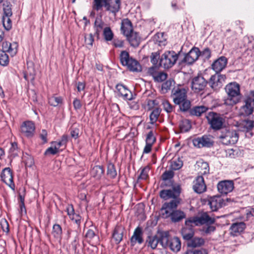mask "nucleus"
Here are the masks:
<instances>
[{
  "label": "nucleus",
  "instance_id": "nucleus-55",
  "mask_svg": "<svg viewBox=\"0 0 254 254\" xmlns=\"http://www.w3.org/2000/svg\"><path fill=\"white\" fill-rule=\"evenodd\" d=\"M163 106L164 110L168 113L174 111L175 107L173 106L168 100H165L163 102Z\"/></svg>",
  "mask_w": 254,
  "mask_h": 254
},
{
  "label": "nucleus",
  "instance_id": "nucleus-51",
  "mask_svg": "<svg viewBox=\"0 0 254 254\" xmlns=\"http://www.w3.org/2000/svg\"><path fill=\"white\" fill-rule=\"evenodd\" d=\"M23 161L25 163L26 166L31 167L34 165V159L32 156L27 154L23 155Z\"/></svg>",
  "mask_w": 254,
  "mask_h": 254
},
{
  "label": "nucleus",
  "instance_id": "nucleus-2",
  "mask_svg": "<svg viewBox=\"0 0 254 254\" xmlns=\"http://www.w3.org/2000/svg\"><path fill=\"white\" fill-rule=\"evenodd\" d=\"M216 219L210 217L206 212H203L200 215L190 217L186 220V224L189 225L193 223L195 226L205 225L202 228V231L206 234H210L216 230L214 225Z\"/></svg>",
  "mask_w": 254,
  "mask_h": 254
},
{
  "label": "nucleus",
  "instance_id": "nucleus-13",
  "mask_svg": "<svg viewBox=\"0 0 254 254\" xmlns=\"http://www.w3.org/2000/svg\"><path fill=\"white\" fill-rule=\"evenodd\" d=\"M0 178L3 183L8 185L10 188L14 189V184L13 182L12 171L10 168L6 167L2 170Z\"/></svg>",
  "mask_w": 254,
  "mask_h": 254
},
{
  "label": "nucleus",
  "instance_id": "nucleus-46",
  "mask_svg": "<svg viewBox=\"0 0 254 254\" xmlns=\"http://www.w3.org/2000/svg\"><path fill=\"white\" fill-rule=\"evenodd\" d=\"M107 175L110 178L112 179H114L117 176V172L116 170L115 166L113 164L111 163H110L108 164Z\"/></svg>",
  "mask_w": 254,
  "mask_h": 254
},
{
  "label": "nucleus",
  "instance_id": "nucleus-42",
  "mask_svg": "<svg viewBox=\"0 0 254 254\" xmlns=\"http://www.w3.org/2000/svg\"><path fill=\"white\" fill-rule=\"evenodd\" d=\"M175 82L174 80L169 79L166 80L162 84L161 92L162 93L165 94L168 92L171 89V87L174 84Z\"/></svg>",
  "mask_w": 254,
  "mask_h": 254
},
{
  "label": "nucleus",
  "instance_id": "nucleus-39",
  "mask_svg": "<svg viewBox=\"0 0 254 254\" xmlns=\"http://www.w3.org/2000/svg\"><path fill=\"white\" fill-rule=\"evenodd\" d=\"M204 244V240L202 238L195 237L192 238L191 240L189 242L188 245L190 247L196 248L201 247Z\"/></svg>",
  "mask_w": 254,
  "mask_h": 254
},
{
  "label": "nucleus",
  "instance_id": "nucleus-9",
  "mask_svg": "<svg viewBox=\"0 0 254 254\" xmlns=\"http://www.w3.org/2000/svg\"><path fill=\"white\" fill-rule=\"evenodd\" d=\"M200 56V51L198 48L193 47L190 52L185 54L183 60H181V64H185L190 65L194 63Z\"/></svg>",
  "mask_w": 254,
  "mask_h": 254
},
{
  "label": "nucleus",
  "instance_id": "nucleus-35",
  "mask_svg": "<svg viewBox=\"0 0 254 254\" xmlns=\"http://www.w3.org/2000/svg\"><path fill=\"white\" fill-rule=\"evenodd\" d=\"M128 68L132 71H139L141 70V67L139 63L135 60L132 58L130 59L128 64H127Z\"/></svg>",
  "mask_w": 254,
  "mask_h": 254
},
{
  "label": "nucleus",
  "instance_id": "nucleus-8",
  "mask_svg": "<svg viewBox=\"0 0 254 254\" xmlns=\"http://www.w3.org/2000/svg\"><path fill=\"white\" fill-rule=\"evenodd\" d=\"M194 146L198 148L203 147H210L213 145V137L210 135H204L200 137H197L192 140Z\"/></svg>",
  "mask_w": 254,
  "mask_h": 254
},
{
  "label": "nucleus",
  "instance_id": "nucleus-33",
  "mask_svg": "<svg viewBox=\"0 0 254 254\" xmlns=\"http://www.w3.org/2000/svg\"><path fill=\"white\" fill-rule=\"evenodd\" d=\"M105 23L100 19H96L94 22V28L95 31V35L98 37L101 31L104 29Z\"/></svg>",
  "mask_w": 254,
  "mask_h": 254
},
{
  "label": "nucleus",
  "instance_id": "nucleus-23",
  "mask_svg": "<svg viewBox=\"0 0 254 254\" xmlns=\"http://www.w3.org/2000/svg\"><path fill=\"white\" fill-rule=\"evenodd\" d=\"M142 235V229L139 227H137L135 229L133 234L130 238L131 245L133 246L136 243L141 244L143 242Z\"/></svg>",
  "mask_w": 254,
  "mask_h": 254
},
{
  "label": "nucleus",
  "instance_id": "nucleus-50",
  "mask_svg": "<svg viewBox=\"0 0 254 254\" xmlns=\"http://www.w3.org/2000/svg\"><path fill=\"white\" fill-rule=\"evenodd\" d=\"M147 241L148 242V246L153 249L157 247L159 242V239L155 236H149Z\"/></svg>",
  "mask_w": 254,
  "mask_h": 254
},
{
  "label": "nucleus",
  "instance_id": "nucleus-44",
  "mask_svg": "<svg viewBox=\"0 0 254 254\" xmlns=\"http://www.w3.org/2000/svg\"><path fill=\"white\" fill-rule=\"evenodd\" d=\"M97 230L95 226H91L85 234L86 238L89 241L96 236Z\"/></svg>",
  "mask_w": 254,
  "mask_h": 254
},
{
  "label": "nucleus",
  "instance_id": "nucleus-56",
  "mask_svg": "<svg viewBox=\"0 0 254 254\" xmlns=\"http://www.w3.org/2000/svg\"><path fill=\"white\" fill-rule=\"evenodd\" d=\"M146 143L153 144L156 141V137L154 136V132L152 130L150 131L147 134Z\"/></svg>",
  "mask_w": 254,
  "mask_h": 254
},
{
  "label": "nucleus",
  "instance_id": "nucleus-15",
  "mask_svg": "<svg viewBox=\"0 0 254 254\" xmlns=\"http://www.w3.org/2000/svg\"><path fill=\"white\" fill-rule=\"evenodd\" d=\"M234 183L232 181L225 180L220 182L217 185L218 191L222 194H227L234 189Z\"/></svg>",
  "mask_w": 254,
  "mask_h": 254
},
{
  "label": "nucleus",
  "instance_id": "nucleus-43",
  "mask_svg": "<svg viewBox=\"0 0 254 254\" xmlns=\"http://www.w3.org/2000/svg\"><path fill=\"white\" fill-rule=\"evenodd\" d=\"M12 5L10 2L4 1L3 4V14L2 16H11L12 15Z\"/></svg>",
  "mask_w": 254,
  "mask_h": 254
},
{
  "label": "nucleus",
  "instance_id": "nucleus-34",
  "mask_svg": "<svg viewBox=\"0 0 254 254\" xmlns=\"http://www.w3.org/2000/svg\"><path fill=\"white\" fill-rule=\"evenodd\" d=\"M161 112V109L159 107H155L151 111L150 116V123L154 124L157 121Z\"/></svg>",
  "mask_w": 254,
  "mask_h": 254
},
{
  "label": "nucleus",
  "instance_id": "nucleus-28",
  "mask_svg": "<svg viewBox=\"0 0 254 254\" xmlns=\"http://www.w3.org/2000/svg\"><path fill=\"white\" fill-rule=\"evenodd\" d=\"M104 170L101 166H95L91 170V175L96 180H100L103 176Z\"/></svg>",
  "mask_w": 254,
  "mask_h": 254
},
{
  "label": "nucleus",
  "instance_id": "nucleus-52",
  "mask_svg": "<svg viewBox=\"0 0 254 254\" xmlns=\"http://www.w3.org/2000/svg\"><path fill=\"white\" fill-rule=\"evenodd\" d=\"M11 16H2V23L4 28L8 31L12 27V22L10 19Z\"/></svg>",
  "mask_w": 254,
  "mask_h": 254
},
{
  "label": "nucleus",
  "instance_id": "nucleus-60",
  "mask_svg": "<svg viewBox=\"0 0 254 254\" xmlns=\"http://www.w3.org/2000/svg\"><path fill=\"white\" fill-rule=\"evenodd\" d=\"M53 147H49L46 150L45 152V155H47L48 154H52L55 155L57 154L59 151V149L58 148L56 145L53 144Z\"/></svg>",
  "mask_w": 254,
  "mask_h": 254
},
{
  "label": "nucleus",
  "instance_id": "nucleus-61",
  "mask_svg": "<svg viewBox=\"0 0 254 254\" xmlns=\"http://www.w3.org/2000/svg\"><path fill=\"white\" fill-rule=\"evenodd\" d=\"M174 176L173 171L171 170L169 171H165L162 175V178L163 180H168L173 178Z\"/></svg>",
  "mask_w": 254,
  "mask_h": 254
},
{
  "label": "nucleus",
  "instance_id": "nucleus-20",
  "mask_svg": "<svg viewBox=\"0 0 254 254\" xmlns=\"http://www.w3.org/2000/svg\"><path fill=\"white\" fill-rule=\"evenodd\" d=\"M2 48L3 52H7L11 57H13L17 52L18 44L16 42H4L2 43Z\"/></svg>",
  "mask_w": 254,
  "mask_h": 254
},
{
  "label": "nucleus",
  "instance_id": "nucleus-11",
  "mask_svg": "<svg viewBox=\"0 0 254 254\" xmlns=\"http://www.w3.org/2000/svg\"><path fill=\"white\" fill-rule=\"evenodd\" d=\"M225 79V75L216 73L211 76L208 83L212 89L217 90L222 87Z\"/></svg>",
  "mask_w": 254,
  "mask_h": 254
},
{
  "label": "nucleus",
  "instance_id": "nucleus-3",
  "mask_svg": "<svg viewBox=\"0 0 254 254\" xmlns=\"http://www.w3.org/2000/svg\"><path fill=\"white\" fill-rule=\"evenodd\" d=\"M171 97L174 103L179 105L181 111L186 112L190 108L191 103L187 99V91L185 88L174 87L172 90Z\"/></svg>",
  "mask_w": 254,
  "mask_h": 254
},
{
  "label": "nucleus",
  "instance_id": "nucleus-25",
  "mask_svg": "<svg viewBox=\"0 0 254 254\" xmlns=\"http://www.w3.org/2000/svg\"><path fill=\"white\" fill-rule=\"evenodd\" d=\"M125 37L131 46L137 47L139 46L140 42V37L137 32L133 31Z\"/></svg>",
  "mask_w": 254,
  "mask_h": 254
},
{
  "label": "nucleus",
  "instance_id": "nucleus-27",
  "mask_svg": "<svg viewBox=\"0 0 254 254\" xmlns=\"http://www.w3.org/2000/svg\"><path fill=\"white\" fill-rule=\"evenodd\" d=\"M246 228V224L244 222H238L232 224L230 227L231 233L233 236H237L242 232Z\"/></svg>",
  "mask_w": 254,
  "mask_h": 254
},
{
  "label": "nucleus",
  "instance_id": "nucleus-59",
  "mask_svg": "<svg viewBox=\"0 0 254 254\" xmlns=\"http://www.w3.org/2000/svg\"><path fill=\"white\" fill-rule=\"evenodd\" d=\"M150 169L148 167H144L140 173L139 176L138 177V179L141 180H146L148 177V172Z\"/></svg>",
  "mask_w": 254,
  "mask_h": 254
},
{
  "label": "nucleus",
  "instance_id": "nucleus-5",
  "mask_svg": "<svg viewBox=\"0 0 254 254\" xmlns=\"http://www.w3.org/2000/svg\"><path fill=\"white\" fill-rule=\"evenodd\" d=\"M219 138L224 145L234 144L238 140L239 135L236 130L226 128L221 130Z\"/></svg>",
  "mask_w": 254,
  "mask_h": 254
},
{
  "label": "nucleus",
  "instance_id": "nucleus-45",
  "mask_svg": "<svg viewBox=\"0 0 254 254\" xmlns=\"http://www.w3.org/2000/svg\"><path fill=\"white\" fill-rule=\"evenodd\" d=\"M159 241L161 243L163 247H168L170 242L169 238V233L168 232L162 233L161 236V238Z\"/></svg>",
  "mask_w": 254,
  "mask_h": 254
},
{
  "label": "nucleus",
  "instance_id": "nucleus-17",
  "mask_svg": "<svg viewBox=\"0 0 254 254\" xmlns=\"http://www.w3.org/2000/svg\"><path fill=\"white\" fill-rule=\"evenodd\" d=\"M208 204L212 211H217L226 205L225 200L220 196H213L208 200Z\"/></svg>",
  "mask_w": 254,
  "mask_h": 254
},
{
  "label": "nucleus",
  "instance_id": "nucleus-38",
  "mask_svg": "<svg viewBox=\"0 0 254 254\" xmlns=\"http://www.w3.org/2000/svg\"><path fill=\"white\" fill-rule=\"evenodd\" d=\"M190 121L187 119L181 121L179 124V127L181 132H186L190 130L191 128Z\"/></svg>",
  "mask_w": 254,
  "mask_h": 254
},
{
  "label": "nucleus",
  "instance_id": "nucleus-24",
  "mask_svg": "<svg viewBox=\"0 0 254 254\" xmlns=\"http://www.w3.org/2000/svg\"><path fill=\"white\" fill-rule=\"evenodd\" d=\"M192 224H187L185 221L186 226L183 227L181 230V234L183 239L185 240H190L193 237L194 230Z\"/></svg>",
  "mask_w": 254,
  "mask_h": 254
},
{
  "label": "nucleus",
  "instance_id": "nucleus-62",
  "mask_svg": "<svg viewBox=\"0 0 254 254\" xmlns=\"http://www.w3.org/2000/svg\"><path fill=\"white\" fill-rule=\"evenodd\" d=\"M204 60L208 59L211 56V51L208 48L204 49L202 52L200 51V56Z\"/></svg>",
  "mask_w": 254,
  "mask_h": 254
},
{
  "label": "nucleus",
  "instance_id": "nucleus-48",
  "mask_svg": "<svg viewBox=\"0 0 254 254\" xmlns=\"http://www.w3.org/2000/svg\"><path fill=\"white\" fill-rule=\"evenodd\" d=\"M167 76L168 75L166 73L163 71H158L153 77V79L155 82H161L165 80Z\"/></svg>",
  "mask_w": 254,
  "mask_h": 254
},
{
  "label": "nucleus",
  "instance_id": "nucleus-57",
  "mask_svg": "<svg viewBox=\"0 0 254 254\" xmlns=\"http://www.w3.org/2000/svg\"><path fill=\"white\" fill-rule=\"evenodd\" d=\"M159 59V55L156 53H153L151 56V62L154 66L156 67L161 66L159 64L158 60Z\"/></svg>",
  "mask_w": 254,
  "mask_h": 254
},
{
  "label": "nucleus",
  "instance_id": "nucleus-22",
  "mask_svg": "<svg viewBox=\"0 0 254 254\" xmlns=\"http://www.w3.org/2000/svg\"><path fill=\"white\" fill-rule=\"evenodd\" d=\"M133 31L134 30L131 21L128 18L122 19L121 25V31L122 34L126 36Z\"/></svg>",
  "mask_w": 254,
  "mask_h": 254
},
{
  "label": "nucleus",
  "instance_id": "nucleus-6",
  "mask_svg": "<svg viewBox=\"0 0 254 254\" xmlns=\"http://www.w3.org/2000/svg\"><path fill=\"white\" fill-rule=\"evenodd\" d=\"M206 118L210 127L214 130H218L222 128L225 122L223 115L210 112L206 116Z\"/></svg>",
  "mask_w": 254,
  "mask_h": 254
},
{
  "label": "nucleus",
  "instance_id": "nucleus-54",
  "mask_svg": "<svg viewBox=\"0 0 254 254\" xmlns=\"http://www.w3.org/2000/svg\"><path fill=\"white\" fill-rule=\"evenodd\" d=\"M9 63V58L8 55L4 52L0 54V64L2 66H6Z\"/></svg>",
  "mask_w": 254,
  "mask_h": 254
},
{
  "label": "nucleus",
  "instance_id": "nucleus-4",
  "mask_svg": "<svg viewBox=\"0 0 254 254\" xmlns=\"http://www.w3.org/2000/svg\"><path fill=\"white\" fill-rule=\"evenodd\" d=\"M225 90L227 94V98L225 100V104L229 106H233L239 103L241 98L240 85L236 82L228 84L225 87Z\"/></svg>",
  "mask_w": 254,
  "mask_h": 254
},
{
  "label": "nucleus",
  "instance_id": "nucleus-49",
  "mask_svg": "<svg viewBox=\"0 0 254 254\" xmlns=\"http://www.w3.org/2000/svg\"><path fill=\"white\" fill-rule=\"evenodd\" d=\"M62 100L61 97L53 96L49 98V103L51 106L56 107L62 103Z\"/></svg>",
  "mask_w": 254,
  "mask_h": 254
},
{
  "label": "nucleus",
  "instance_id": "nucleus-31",
  "mask_svg": "<svg viewBox=\"0 0 254 254\" xmlns=\"http://www.w3.org/2000/svg\"><path fill=\"white\" fill-rule=\"evenodd\" d=\"M240 127L242 128L243 131L249 132L254 127V121L247 120H243L240 123Z\"/></svg>",
  "mask_w": 254,
  "mask_h": 254
},
{
  "label": "nucleus",
  "instance_id": "nucleus-18",
  "mask_svg": "<svg viewBox=\"0 0 254 254\" xmlns=\"http://www.w3.org/2000/svg\"><path fill=\"white\" fill-rule=\"evenodd\" d=\"M193 190L197 193H201L206 190V186L202 176H198L193 181Z\"/></svg>",
  "mask_w": 254,
  "mask_h": 254
},
{
  "label": "nucleus",
  "instance_id": "nucleus-32",
  "mask_svg": "<svg viewBox=\"0 0 254 254\" xmlns=\"http://www.w3.org/2000/svg\"><path fill=\"white\" fill-rule=\"evenodd\" d=\"M62 228L59 224H55L53 225L52 235L57 240H61L62 236Z\"/></svg>",
  "mask_w": 254,
  "mask_h": 254
},
{
  "label": "nucleus",
  "instance_id": "nucleus-58",
  "mask_svg": "<svg viewBox=\"0 0 254 254\" xmlns=\"http://www.w3.org/2000/svg\"><path fill=\"white\" fill-rule=\"evenodd\" d=\"M200 173L201 175H206L209 174V167L208 164L206 162H203L201 163L200 166Z\"/></svg>",
  "mask_w": 254,
  "mask_h": 254
},
{
  "label": "nucleus",
  "instance_id": "nucleus-14",
  "mask_svg": "<svg viewBox=\"0 0 254 254\" xmlns=\"http://www.w3.org/2000/svg\"><path fill=\"white\" fill-rule=\"evenodd\" d=\"M35 130V125L31 121H25L21 126V132L27 137L33 136Z\"/></svg>",
  "mask_w": 254,
  "mask_h": 254
},
{
  "label": "nucleus",
  "instance_id": "nucleus-10",
  "mask_svg": "<svg viewBox=\"0 0 254 254\" xmlns=\"http://www.w3.org/2000/svg\"><path fill=\"white\" fill-rule=\"evenodd\" d=\"M208 84L207 81L201 75L194 77L191 81L192 89L196 93L204 90Z\"/></svg>",
  "mask_w": 254,
  "mask_h": 254
},
{
  "label": "nucleus",
  "instance_id": "nucleus-37",
  "mask_svg": "<svg viewBox=\"0 0 254 254\" xmlns=\"http://www.w3.org/2000/svg\"><path fill=\"white\" fill-rule=\"evenodd\" d=\"M208 110V108L204 106H195L190 111L192 115L200 116L202 113H205Z\"/></svg>",
  "mask_w": 254,
  "mask_h": 254
},
{
  "label": "nucleus",
  "instance_id": "nucleus-30",
  "mask_svg": "<svg viewBox=\"0 0 254 254\" xmlns=\"http://www.w3.org/2000/svg\"><path fill=\"white\" fill-rule=\"evenodd\" d=\"M108 2L109 0H93V9L99 11L102 9L103 7H105L107 10Z\"/></svg>",
  "mask_w": 254,
  "mask_h": 254
},
{
  "label": "nucleus",
  "instance_id": "nucleus-29",
  "mask_svg": "<svg viewBox=\"0 0 254 254\" xmlns=\"http://www.w3.org/2000/svg\"><path fill=\"white\" fill-rule=\"evenodd\" d=\"M168 247L173 252H177L179 251L181 247V242L180 239L176 237L171 239Z\"/></svg>",
  "mask_w": 254,
  "mask_h": 254
},
{
  "label": "nucleus",
  "instance_id": "nucleus-21",
  "mask_svg": "<svg viewBox=\"0 0 254 254\" xmlns=\"http://www.w3.org/2000/svg\"><path fill=\"white\" fill-rule=\"evenodd\" d=\"M125 229L121 225H117L112 234V238L116 244H119L123 240Z\"/></svg>",
  "mask_w": 254,
  "mask_h": 254
},
{
  "label": "nucleus",
  "instance_id": "nucleus-63",
  "mask_svg": "<svg viewBox=\"0 0 254 254\" xmlns=\"http://www.w3.org/2000/svg\"><path fill=\"white\" fill-rule=\"evenodd\" d=\"M66 211L69 218L76 214L74 212L73 206L72 204H68L67 205L66 207Z\"/></svg>",
  "mask_w": 254,
  "mask_h": 254
},
{
  "label": "nucleus",
  "instance_id": "nucleus-16",
  "mask_svg": "<svg viewBox=\"0 0 254 254\" xmlns=\"http://www.w3.org/2000/svg\"><path fill=\"white\" fill-rule=\"evenodd\" d=\"M245 105L241 109V114L243 116H249L253 113L254 109V100L248 97L244 100Z\"/></svg>",
  "mask_w": 254,
  "mask_h": 254
},
{
  "label": "nucleus",
  "instance_id": "nucleus-19",
  "mask_svg": "<svg viewBox=\"0 0 254 254\" xmlns=\"http://www.w3.org/2000/svg\"><path fill=\"white\" fill-rule=\"evenodd\" d=\"M227 64V58L224 56H222L213 62L212 64V68L216 73H218L225 68Z\"/></svg>",
  "mask_w": 254,
  "mask_h": 254
},
{
  "label": "nucleus",
  "instance_id": "nucleus-36",
  "mask_svg": "<svg viewBox=\"0 0 254 254\" xmlns=\"http://www.w3.org/2000/svg\"><path fill=\"white\" fill-rule=\"evenodd\" d=\"M183 165L182 160L180 158H178L170 161V168L173 171H176L181 169Z\"/></svg>",
  "mask_w": 254,
  "mask_h": 254
},
{
  "label": "nucleus",
  "instance_id": "nucleus-1",
  "mask_svg": "<svg viewBox=\"0 0 254 254\" xmlns=\"http://www.w3.org/2000/svg\"><path fill=\"white\" fill-rule=\"evenodd\" d=\"M181 187L177 185L173 187L172 189L163 190L160 192V196L164 200L172 199L170 202H165L163 205L161 212L163 217L166 218L170 217L173 222H179L186 217V214L183 211L174 210L181 202Z\"/></svg>",
  "mask_w": 254,
  "mask_h": 254
},
{
  "label": "nucleus",
  "instance_id": "nucleus-47",
  "mask_svg": "<svg viewBox=\"0 0 254 254\" xmlns=\"http://www.w3.org/2000/svg\"><path fill=\"white\" fill-rule=\"evenodd\" d=\"M68 141V136L67 135H63L61 138V140L58 142H53L52 144H54L56 146L60 149V147L64 146L65 147L66 143Z\"/></svg>",
  "mask_w": 254,
  "mask_h": 254
},
{
  "label": "nucleus",
  "instance_id": "nucleus-7",
  "mask_svg": "<svg viewBox=\"0 0 254 254\" xmlns=\"http://www.w3.org/2000/svg\"><path fill=\"white\" fill-rule=\"evenodd\" d=\"M178 55L174 51H167L160 59L159 64L166 69L172 67L176 63Z\"/></svg>",
  "mask_w": 254,
  "mask_h": 254
},
{
  "label": "nucleus",
  "instance_id": "nucleus-12",
  "mask_svg": "<svg viewBox=\"0 0 254 254\" xmlns=\"http://www.w3.org/2000/svg\"><path fill=\"white\" fill-rule=\"evenodd\" d=\"M116 89L117 90L119 96L122 97L125 100L130 101L135 98V95H133L126 86L122 84H117Z\"/></svg>",
  "mask_w": 254,
  "mask_h": 254
},
{
  "label": "nucleus",
  "instance_id": "nucleus-26",
  "mask_svg": "<svg viewBox=\"0 0 254 254\" xmlns=\"http://www.w3.org/2000/svg\"><path fill=\"white\" fill-rule=\"evenodd\" d=\"M121 0H109L107 10L115 14L121 9Z\"/></svg>",
  "mask_w": 254,
  "mask_h": 254
},
{
  "label": "nucleus",
  "instance_id": "nucleus-64",
  "mask_svg": "<svg viewBox=\"0 0 254 254\" xmlns=\"http://www.w3.org/2000/svg\"><path fill=\"white\" fill-rule=\"evenodd\" d=\"M112 44L116 48H123L124 45V41L122 39L115 38L113 40Z\"/></svg>",
  "mask_w": 254,
  "mask_h": 254
},
{
  "label": "nucleus",
  "instance_id": "nucleus-53",
  "mask_svg": "<svg viewBox=\"0 0 254 254\" xmlns=\"http://www.w3.org/2000/svg\"><path fill=\"white\" fill-rule=\"evenodd\" d=\"M85 43L88 48L92 46L94 42L93 36L92 34H85L84 35Z\"/></svg>",
  "mask_w": 254,
  "mask_h": 254
},
{
  "label": "nucleus",
  "instance_id": "nucleus-40",
  "mask_svg": "<svg viewBox=\"0 0 254 254\" xmlns=\"http://www.w3.org/2000/svg\"><path fill=\"white\" fill-rule=\"evenodd\" d=\"M120 58L121 63L124 66H127V64H128L130 59H132V58L129 57V53L126 51H123L121 52Z\"/></svg>",
  "mask_w": 254,
  "mask_h": 254
},
{
  "label": "nucleus",
  "instance_id": "nucleus-41",
  "mask_svg": "<svg viewBox=\"0 0 254 254\" xmlns=\"http://www.w3.org/2000/svg\"><path fill=\"white\" fill-rule=\"evenodd\" d=\"M103 35L106 42L111 41L113 39L114 33L109 27H106L104 28Z\"/></svg>",
  "mask_w": 254,
  "mask_h": 254
}]
</instances>
